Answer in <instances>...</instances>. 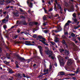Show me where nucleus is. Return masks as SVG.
I'll return each mask as SVG.
<instances>
[{
	"mask_svg": "<svg viewBox=\"0 0 80 80\" xmlns=\"http://www.w3.org/2000/svg\"><path fill=\"white\" fill-rule=\"evenodd\" d=\"M75 75V73L74 74L71 73V74H69V75H70V76H73V75Z\"/></svg>",
	"mask_w": 80,
	"mask_h": 80,
	"instance_id": "49530a36",
	"label": "nucleus"
},
{
	"mask_svg": "<svg viewBox=\"0 0 80 80\" xmlns=\"http://www.w3.org/2000/svg\"><path fill=\"white\" fill-rule=\"evenodd\" d=\"M43 75V73H42L41 74L38 76V78H40V77H42Z\"/></svg>",
	"mask_w": 80,
	"mask_h": 80,
	"instance_id": "c85d7f7f",
	"label": "nucleus"
},
{
	"mask_svg": "<svg viewBox=\"0 0 80 80\" xmlns=\"http://www.w3.org/2000/svg\"><path fill=\"white\" fill-rule=\"evenodd\" d=\"M32 37H33V38H37L38 37H37V34H34L32 36Z\"/></svg>",
	"mask_w": 80,
	"mask_h": 80,
	"instance_id": "393cba45",
	"label": "nucleus"
},
{
	"mask_svg": "<svg viewBox=\"0 0 80 80\" xmlns=\"http://www.w3.org/2000/svg\"><path fill=\"white\" fill-rule=\"evenodd\" d=\"M53 10V9L52 8H51L49 10V11H52Z\"/></svg>",
	"mask_w": 80,
	"mask_h": 80,
	"instance_id": "774afa93",
	"label": "nucleus"
},
{
	"mask_svg": "<svg viewBox=\"0 0 80 80\" xmlns=\"http://www.w3.org/2000/svg\"><path fill=\"white\" fill-rule=\"evenodd\" d=\"M72 19L74 21V22H75V23H77V19L76 18H72Z\"/></svg>",
	"mask_w": 80,
	"mask_h": 80,
	"instance_id": "b1692460",
	"label": "nucleus"
},
{
	"mask_svg": "<svg viewBox=\"0 0 80 80\" xmlns=\"http://www.w3.org/2000/svg\"><path fill=\"white\" fill-rule=\"evenodd\" d=\"M20 18H24V19H25V18H26L25 16L22 15L20 16Z\"/></svg>",
	"mask_w": 80,
	"mask_h": 80,
	"instance_id": "cd10ccee",
	"label": "nucleus"
},
{
	"mask_svg": "<svg viewBox=\"0 0 80 80\" xmlns=\"http://www.w3.org/2000/svg\"><path fill=\"white\" fill-rule=\"evenodd\" d=\"M65 5L66 6V7H68V3L67 2H65Z\"/></svg>",
	"mask_w": 80,
	"mask_h": 80,
	"instance_id": "e433bc0d",
	"label": "nucleus"
},
{
	"mask_svg": "<svg viewBox=\"0 0 80 80\" xmlns=\"http://www.w3.org/2000/svg\"><path fill=\"white\" fill-rule=\"evenodd\" d=\"M19 25H27V22L25 20H23L22 21H19Z\"/></svg>",
	"mask_w": 80,
	"mask_h": 80,
	"instance_id": "f03ea898",
	"label": "nucleus"
},
{
	"mask_svg": "<svg viewBox=\"0 0 80 80\" xmlns=\"http://www.w3.org/2000/svg\"><path fill=\"white\" fill-rule=\"evenodd\" d=\"M52 65H51L49 66V69L50 70H52Z\"/></svg>",
	"mask_w": 80,
	"mask_h": 80,
	"instance_id": "5fc2aeb1",
	"label": "nucleus"
},
{
	"mask_svg": "<svg viewBox=\"0 0 80 80\" xmlns=\"http://www.w3.org/2000/svg\"><path fill=\"white\" fill-rule=\"evenodd\" d=\"M80 25H79L77 27H74V29H77L78 28H80Z\"/></svg>",
	"mask_w": 80,
	"mask_h": 80,
	"instance_id": "c756f323",
	"label": "nucleus"
},
{
	"mask_svg": "<svg viewBox=\"0 0 80 80\" xmlns=\"http://www.w3.org/2000/svg\"><path fill=\"white\" fill-rule=\"evenodd\" d=\"M62 43L64 45H65V46H66V48H68V46H67V43L65 42V40H63Z\"/></svg>",
	"mask_w": 80,
	"mask_h": 80,
	"instance_id": "9b49d317",
	"label": "nucleus"
},
{
	"mask_svg": "<svg viewBox=\"0 0 80 80\" xmlns=\"http://www.w3.org/2000/svg\"><path fill=\"white\" fill-rule=\"evenodd\" d=\"M65 75V72H60V74L58 75V76H61V75Z\"/></svg>",
	"mask_w": 80,
	"mask_h": 80,
	"instance_id": "2eb2a0df",
	"label": "nucleus"
},
{
	"mask_svg": "<svg viewBox=\"0 0 80 80\" xmlns=\"http://www.w3.org/2000/svg\"><path fill=\"white\" fill-rule=\"evenodd\" d=\"M34 25H38V22H36L34 23Z\"/></svg>",
	"mask_w": 80,
	"mask_h": 80,
	"instance_id": "338daca9",
	"label": "nucleus"
},
{
	"mask_svg": "<svg viewBox=\"0 0 80 80\" xmlns=\"http://www.w3.org/2000/svg\"><path fill=\"white\" fill-rule=\"evenodd\" d=\"M69 52L70 51L67 49H65L64 52V54L66 55V56H68L69 55Z\"/></svg>",
	"mask_w": 80,
	"mask_h": 80,
	"instance_id": "0eeeda50",
	"label": "nucleus"
},
{
	"mask_svg": "<svg viewBox=\"0 0 80 80\" xmlns=\"http://www.w3.org/2000/svg\"><path fill=\"white\" fill-rule=\"evenodd\" d=\"M48 54V55H49V57H51L52 56V54Z\"/></svg>",
	"mask_w": 80,
	"mask_h": 80,
	"instance_id": "8fccbe9b",
	"label": "nucleus"
},
{
	"mask_svg": "<svg viewBox=\"0 0 80 80\" xmlns=\"http://www.w3.org/2000/svg\"><path fill=\"white\" fill-rule=\"evenodd\" d=\"M65 59H66V60H67L68 59V58H69V57H68V56H67L66 57H65L64 58Z\"/></svg>",
	"mask_w": 80,
	"mask_h": 80,
	"instance_id": "de8ad7c7",
	"label": "nucleus"
},
{
	"mask_svg": "<svg viewBox=\"0 0 80 80\" xmlns=\"http://www.w3.org/2000/svg\"><path fill=\"white\" fill-rule=\"evenodd\" d=\"M10 63V61H9L8 62L7 61L6 64L7 65V64H9V63Z\"/></svg>",
	"mask_w": 80,
	"mask_h": 80,
	"instance_id": "4d7b16f0",
	"label": "nucleus"
},
{
	"mask_svg": "<svg viewBox=\"0 0 80 80\" xmlns=\"http://www.w3.org/2000/svg\"><path fill=\"white\" fill-rule=\"evenodd\" d=\"M6 18H7V19L9 18V16L8 15H7L6 17Z\"/></svg>",
	"mask_w": 80,
	"mask_h": 80,
	"instance_id": "6e6d98bb",
	"label": "nucleus"
},
{
	"mask_svg": "<svg viewBox=\"0 0 80 80\" xmlns=\"http://www.w3.org/2000/svg\"><path fill=\"white\" fill-rule=\"evenodd\" d=\"M31 42H30L26 41H25V43H24V44H25L26 45H28V46H30L31 45H35L34 44H31Z\"/></svg>",
	"mask_w": 80,
	"mask_h": 80,
	"instance_id": "7ed1b4c3",
	"label": "nucleus"
},
{
	"mask_svg": "<svg viewBox=\"0 0 80 80\" xmlns=\"http://www.w3.org/2000/svg\"><path fill=\"white\" fill-rule=\"evenodd\" d=\"M47 55H49V54H52V53H53V52L52 51H50L49 49H48L47 51Z\"/></svg>",
	"mask_w": 80,
	"mask_h": 80,
	"instance_id": "f8f14e48",
	"label": "nucleus"
},
{
	"mask_svg": "<svg viewBox=\"0 0 80 80\" xmlns=\"http://www.w3.org/2000/svg\"><path fill=\"white\" fill-rule=\"evenodd\" d=\"M58 7L59 9H60V8L61 9L62 8V7H61L60 5V4L58 5Z\"/></svg>",
	"mask_w": 80,
	"mask_h": 80,
	"instance_id": "c9c22d12",
	"label": "nucleus"
},
{
	"mask_svg": "<svg viewBox=\"0 0 80 80\" xmlns=\"http://www.w3.org/2000/svg\"><path fill=\"white\" fill-rule=\"evenodd\" d=\"M7 70L8 71V73H10V74L14 73V72H13V71L11 68H9Z\"/></svg>",
	"mask_w": 80,
	"mask_h": 80,
	"instance_id": "423d86ee",
	"label": "nucleus"
},
{
	"mask_svg": "<svg viewBox=\"0 0 80 80\" xmlns=\"http://www.w3.org/2000/svg\"><path fill=\"white\" fill-rule=\"evenodd\" d=\"M6 21V19H3V20H2V22L1 23V24L2 23H3V22H5V21Z\"/></svg>",
	"mask_w": 80,
	"mask_h": 80,
	"instance_id": "09e8293b",
	"label": "nucleus"
},
{
	"mask_svg": "<svg viewBox=\"0 0 80 80\" xmlns=\"http://www.w3.org/2000/svg\"><path fill=\"white\" fill-rule=\"evenodd\" d=\"M72 63H73V62L71 61V60L67 62V64L68 65L70 66L72 64Z\"/></svg>",
	"mask_w": 80,
	"mask_h": 80,
	"instance_id": "4468645a",
	"label": "nucleus"
},
{
	"mask_svg": "<svg viewBox=\"0 0 80 80\" xmlns=\"http://www.w3.org/2000/svg\"><path fill=\"white\" fill-rule=\"evenodd\" d=\"M47 22H46L45 23H43V25H44V26H45V25H47Z\"/></svg>",
	"mask_w": 80,
	"mask_h": 80,
	"instance_id": "a19ab883",
	"label": "nucleus"
},
{
	"mask_svg": "<svg viewBox=\"0 0 80 80\" xmlns=\"http://www.w3.org/2000/svg\"><path fill=\"white\" fill-rule=\"evenodd\" d=\"M22 76H23V77H25V78L26 77V78H28V76H27L26 77V76H25V75L24 73L22 74Z\"/></svg>",
	"mask_w": 80,
	"mask_h": 80,
	"instance_id": "bb28decb",
	"label": "nucleus"
},
{
	"mask_svg": "<svg viewBox=\"0 0 80 80\" xmlns=\"http://www.w3.org/2000/svg\"><path fill=\"white\" fill-rule=\"evenodd\" d=\"M48 69L45 70L43 71V72H48Z\"/></svg>",
	"mask_w": 80,
	"mask_h": 80,
	"instance_id": "58836bf2",
	"label": "nucleus"
},
{
	"mask_svg": "<svg viewBox=\"0 0 80 80\" xmlns=\"http://www.w3.org/2000/svg\"><path fill=\"white\" fill-rule=\"evenodd\" d=\"M16 68H19V67H18V65L17 64H16Z\"/></svg>",
	"mask_w": 80,
	"mask_h": 80,
	"instance_id": "13d9d810",
	"label": "nucleus"
},
{
	"mask_svg": "<svg viewBox=\"0 0 80 80\" xmlns=\"http://www.w3.org/2000/svg\"><path fill=\"white\" fill-rule=\"evenodd\" d=\"M18 77L19 78H22V75L21 74L18 73Z\"/></svg>",
	"mask_w": 80,
	"mask_h": 80,
	"instance_id": "a211bd4d",
	"label": "nucleus"
},
{
	"mask_svg": "<svg viewBox=\"0 0 80 80\" xmlns=\"http://www.w3.org/2000/svg\"><path fill=\"white\" fill-rule=\"evenodd\" d=\"M17 30H18L17 32V33H19L20 32V29H17Z\"/></svg>",
	"mask_w": 80,
	"mask_h": 80,
	"instance_id": "864d4df0",
	"label": "nucleus"
},
{
	"mask_svg": "<svg viewBox=\"0 0 80 80\" xmlns=\"http://www.w3.org/2000/svg\"><path fill=\"white\" fill-rule=\"evenodd\" d=\"M55 2L56 4H58V2H57V0H55Z\"/></svg>",
	"mask_w": 80,
	"mask_h": 80,
	"instance_id": "052dcab7",
	"label": "nucleus"
},
{
	"mask_svg": "<svg viewBox=\"0 0 80 80\" xmlns=\"http://www.w3.org/2000/svg\"><path fill=\"white\" fill-rule=\"evenodd\" d=\"M59 50L61 53L63 52H65V50L63 48H60Z\"/></svg>",
	"mask_w": 80,
	"mask_h": 80,
	"instance_id": "aec40b11",
	"label": "nucleus"
},
{
	"mask_svg": "<svg viewBox=\"0 0 80 80\" xmlns=\"http://www.w3.org/2000/svg\"><path fill=\"white\" fill-rule=\"evenodd\" d=\"M50 43H51L52 45H55V43L53 42H52V41H51V42H50Z\"/></svg>",
	"mask_w": 80,
	"mask_h": 80,
	"instance_id": "72a5a7b5",
	"label": "nucleus"
},
{
	"mask_svg": "<svg viewBox=\"0 0 80 80\" xmlns=\"http://www.w3.org/2000/svg\"><path fill=\"white\" fill-rule=\"evenodd\" d=\"M16 57H17L18 59L19 60L21 61H25V59L23 58H22L20 57L19 54L17 55Z\"/></svg>",
	"mask_w": 80,
	"mask_h": 80,
	"instance_id": "20e7f679",
	"label": "nucleus"
},
{
	"mask_svg": "<svg viewBox=\"0 0 80 80\" xmlns=\"http://www.w3.org/2000/svg\"><path fill=\"white\" fill-rule=\"evenodd\" d=\"M56 5H55L54 6V10L56 12H57V8H56Z\"/></svg>",
	"mask_w": 80,
	"mask_h": 80,
	"instance_id": "c03bdc74",
	"label": "nucleus"
},
{
	"mask_svg": "<svg viewBox=\"0 0 80 80\" xmlns=\"http://www.w3.org/2000/svg\"><path fill=\"white\" fill-rule=\"evenodd\" d=\"M72 16L74 18H76V17L77 16H76V14H75V13H74L72 14Z\"/></svg>",
	"mask_w": 80,
	"mask_h": 80,
	"instance_id": "473e14b6",
	"label": "nucleus"
},
{
	"mask_svg": "<svg viewBox=\"0 0 80 80\" xmlns=\"http://www.w3.org/2000/svg\"><path fill=\"white\" fill-rule=\"evenodd\" d=\"M34 25L33 22H30L29 24V25L30 26H33Z\"/></svg>",
	"mask_w": 80,
	"mask_h": 80,
	"instance_id": "6ab92c4d",
	"label": "nucleus"
},
{
	"mask_svg": "<svg viewBox=\"0 0 80 80\" xmlns=\"http://www.w3.org/2000/svg\"><path fill=\"white\" fill-rule=\"evenodd\" d=\"M55 41L54 42H56V43H58V38H57V37H55Z\"/></svg>",
	"mask_w": 80,
	"mask_h": 80,
	"instance_id": "dca6fc26",
	"label": "nucleus"
},
{
	"mask_svg": "<svg viewBox=\"0 0 80 80\" xmlns=\"http://www.w3.org/2000/svg\"><path fill=\"white\" fill-rule=\"evenodd\" d=\"M42 40H43V41H46V39H45V38H42Z\"/></svg>",
	"mask_w": 80,
	"mask_h": 80,
	"instance_id": "3c124183",
	"label": "nucleus"
},
{
	"mask_svg": "<svg viewBox=\"0 0 80 80\" xmlns=\"http://www.w3.org/2000/svg\"><path fill=\"white\" fill-rule=\"evenodd\" d=\"M75 34L73 33H71V36L72 37H75Z\"/></svg>",
	"mask_w": 80,
	"mask_h": 80,
	"instance_id": "f704fd0d",
	"label": "nucleus"
},
{
	"mask_svg": "<svg viewBox=\"0 0 80 80\" xmlns=\"http://www.w3.org/2000/svg\"><path fill=\"white\" fill-rule=\"evenodd\" d=\"M31 2H33V0H30ZM30 0H28L27 1V4H28V7L30 8H32L33 7V3L30 2Z\"/></svg>",
	"mask_w": 80,
	"mask_h": 80,
	"instance_id": "f257e3e1",
	"label": "nucleus"
},
{
	"mask_svg": "<svg viewBox=\"0 0 80 80\" xmlns=\"http://www.w3.org/2000/svg\"><path fill=\"white\" fill-rule=\"evenodd\" d=\"M20 10L21 12H25V11H23V10H22V8H20Z\"/></svg>",
	"mask_w": 80,
	"mask_h": 80,
	"instance_id": "37998d69",
	"label": "nucleus"
},
{
	"mask_svg": "<svg viewBox=\"0 0 80 80\" xmlns=\"http://www.w3.org/2000/svg\"><path fill=\"white\" fill-rule=\"evenodd\" d=\"M79 70V68H78L77 70L76 71V73L77 74L78 72H79L80 71H78Z\"/></svg>",
	"mask_w": 80,
	"mask_h": 80,
	"instance_id": "7c9ffc66",
	"label": "nucleus"
},
{
	"mask_svg": "<svg viewBox=\"0 0 80 80\" xmlns=\"http://www.w3.org/2000/svg\"><path fill=\"white\" fill-rule=\"evenodd\" d=\"M60 66H62L65 64V62H64V60L63 59H62L61 62H60Z\"/></svg>",
	"mask_w": 80,
	"mask_h": 80,
	"instance_id": "9d476101",
	"label": "nucleus"
},
{
	"mask_svg": "<svg viewBox=\"0 0 80 80\" xmlns=\"http://www.w3.org/2000/svg\"><path fill=\"white\" fill-rule=\"evenodd\" d=\"M72 23V22H71V21H70V20H68L67 21V23H66L64 26L65 28L67 27V25H69V23Z\"/></svg>",
	"mask_w": 80,
	"mask_h": 80,
	"instance_id": "1a4fd4ad",
	"label": "nucleus"
},
{
	"mask_svg": "<svg viewBox=\"0 0 80 80\" xmlns=\"http://www.w3.org/2000/svg\"><path fill=\"white\" fill-rule=\"evenodd\" d=\"M11 2V1L9 0H7L6 1V3H10Z\"/></svg>",
	"mask_w": 80,
	"mask_h": 80,
	"instance_id": "a878e982",
	"label": "nucleus"
},
{
	"mask_svg": "<svg viewBox=\"0 0 80 80\" xmlns=\"http://www.w3.org/2000/svg\"><path fill=\"white\" fill-rule=\"evenodd\" d=\"M49 73V72H46L43 73V75H47V74H48Z\"/></svg>",
	"mask_w": 80,
	"mask_h": 80,
	"instance_id": "ea45409f",
	"label": "nucleus"
},
{
	"mask_svg": "<svg viewBox=\"0 0 80 80\" xmlns=\"http://www.w3.org/2000/svg\"><path fill=\"white\" fill-rule=\"evenodd\" d=\"M38 48L39 49V52L41 56L43 57V55L42 53V47L40 46H38Z\"/></svg>",
	"mask_w": 80,
	"mask_h": 80,
	"instance_id": "39448f33",
	"label": "nucleus"
},
{
	"mask_svg": "<svg viewBox=\"0 0 80 80\" xmlns=\"http://www.w3.org/2000/svg\"><path fill=\"white\" fill-rule=\"evenodd\" d=\"M47 18L46 17L45 15L43 17V20H47Z\"/></svg>",
	"mask_w": 80,
	"mask_h": 80,
	"instance_id": "5701e85b",
	"label": "nucleus"
},
{
	"mask_svg": "<svg viewBox=\"0 0 80 80\" xmlns=\"http://www.w3.org/2000/svg\"><path fill=\"white\" fill-rule=\"evenodd\" d=\"M48 32V30H44V32L45 33H47V32Z\"/></svg>",
	"mask_w": 80,
	"mask_h": 80,
	"instance_id": "a18cd8bd",
	"label": "nucleus"
},
{
	"mask_svg": "<svg viewBox=\"0 0 80 80\" xmlns=\"http://www.w3.org/2000/svg\"><path fill=\"white\" fill-rule=\"evenodd\" d=\"M7 61H4L3 62L4 63H5V64H7Z\"/></svg>",
	"mask_w": 80,
	"mask_h": 80,
	"instance_id": "680f3d73",
	"label": "nucleus"
},
{
	"mask_svg": "<svg viewBox=\"0 0 80 80\" xmlns=\"http://www.w3.org/2000/svg\"><path fill=\"white\" fill-rule=\"evenodd\" d=\"M43 38V37L41 35H39L38 37V38H36V39L37 40H39V39H42ZM39 38V39H38Z\"/></svg>",
	"mask_w": 80,
	"mask_h": 80,
	"instance_id": "ddd939ff",
	"label": "nucleus"
},
{
	"mask_svg": "<svg viewBox=\"0 0 80 80\" xmlns=\"http://www.w3.org/2000/svg\"><path fill=\"white\" fill-rule=\"evenodd\" d=\"M14 38H15V39H16L17 38H18V35H16L14 36Z\"/></svg>",
	"mask_w": 80,
	"mask_h": 80,
	"instance_id": "603ef678",
	"label": "nucleus"
},
{
	"mask_svg": "<svg viewBox=\"0 0 80 80\" xmlns=\"http://www.w3.org/2000/svg\"><path fill=\"white\" fill-rule=\"evenodd\" d=\"M43 44H44V45H47V46H48V44L47 43H46V42H43Z\"/></svg>",
	"mask_w": 80,
	"mask_h": 80,
	"instance_id": "2f4dec72",
	"label": "nucleus"
},
{
	"mask_svg": "<svg viewBox=\"0 0 80 80\" xmlns=\"http://www.w3.org/2000/svg\"><path fill=\"white\" fill-rule=\"evenodd\" d=\"M22 12H23L21 13L22 15H24V16H27V12L25 11Z\"/></svg>",
	"mask_w": 80,
	"mask_h": 80,
	"instance_id": "412c9836",
	"label": "nucleus"
},
{
	"mask_svg": "<svg viewBox=\"0 0 80 80\" xmlns=\"http://www.w3.org/2000/svg\"><path fill=\"white\" fill-rule=\"evenodd\" d=\"M39 42H41L42 43H43V42H44V41H42V40H39Z\"/></svg>",
	"mask_w": 80,
	"mask_h": 80,
	"instance_id": "bf43d9fd",
	"label": "nucleus"
},
{
	"mask_svg": "<svg viewBox=\"0 0 80 80\" xmlns=\"http://www.w3.org/2000/svg\"><path fill=\"white\" fill-rule=\"evenodd\" d=\"M57 29L59 32H60V31H62V28L60 26H59L58 28Z\"/></svg>",
	"mask_w": 80,
	"mask_h": 80,
	"instance_id": "f3484780",
	"label": "nucleus"
},
{
	"mask_svg": "<svg viewBox=\"0 0 80 80\" xmlns=\"http://www.w3.org/2000/svg\"><path fill=\"white\" fill-rule=\"evenodd\" d=\"M48 40H50V34H49V37H48Z\"/></svg>",
	"mask_w": 80,
	"mask_h": 80,
	"instance_id": "0e129e2a",
	"label": "nucleus"
},
{
	"mask_svg": "<svg viewBox=\"0 0 80 80\" xmlns=\"http://www.w3.org/2000/svg\"><path fill=\"white\" fill-rule=\"evenodd\" d=\"M36 58V56H33L32 58H31L28 59L27 60V63H29L30 62H32V59H33V58Z\"/></svg>",
	"mask_w": 80,
	"mask_h": 80,
	"instance_id": "6e6552de",
	"label": "nucleus"
},
{
	"mask_svg": "<svg viewBox=\"0 0 80 80\" xmlns=\"http://www.w3.org/2000/svg\"><path fill=\"white\" fill-rule=\"evenodd\" d=\"M24 33L25 35H30L29 33H27V32H24Z\"/></svg>",
	"mask_w": 80,
	"mask_h": 80,
	"instance_id": "79ce46f5",
	"label": "nucleus"
},
{
	"mask_svg": "<svg viewBox=\"0 0 80 80\" xmlns=\"http://www.w3.org/2000/svg\"><path fill=\"white\" fill-rule=\"evenodd\" d=\"M19 22H20V21H19L18 20L17 21V24H19Z\"/></svg>",
	"mask_w": 80,
	"mask_h": 80,
	"instance_id": "e2e57ef3",
	"label": "nucleus"
},
{
	"mask_svg": "<svg viewBox=\"0 0 80 80\" xmlns=\"http://www.w3.org/2000/svg\"><path fill=\"white\" fill-rule=\"evenodd\" d=\"M3 27L4 29V30H5L6 29V28H7V25H4L3 26Z\"/></svg>",
	"mask_w": 80,
	"mask_h": 80,
	"instance_id": "4c0bfd02",
	"label": "nucleus"
},
{
	"mask_svg": "<svg viewBox=\"0 0 80 80\" xmlns=\"http://www.w3.org/2000/svg\"><path fill=\"white\" fill-rule=\"evenodd\" d=\"M72 79L73 80H76V78L75 77H73L72 78Z\"/></svg>",
	"mask_w": 80,
	"mask_h": 80,
	"instance_id": "69168bd1",
	"label": "nucleus"
},
{
	"mask_svg": "<svg viewBox=\"0 0 80 80\" xmlns=\"http://www.w3.org/2000/svg\"><path fill=\"white\" fill-rule=\"evenodd\" d=\"M14 15L15 16V17H18L19 16V14L17 12H15L14 14Z\"/></svg>",
	"mask_w": 80,
	"mask_h": 80,
	"instance_id": "4be33fe9",
	"label": "nucleus"
}]
</instances>
